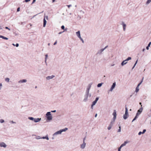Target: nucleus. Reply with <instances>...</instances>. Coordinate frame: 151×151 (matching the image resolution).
<instances>
[{"mask_svg":"<svg viewBox=\"0 0 151 151\" xmlns=\"http://www.w3.org/2000/svg\"><path fill=\"white\" fill-rule=\"evenodd\" d=\"M128 116L129 114L128 113V110L127 108L126 107H125V113L123 115V118L124 119H127Z\"/></svg>","mask_w":151,"mask_h":151,"instance_id":"3","label":"nucleus"},{"mask_svg":"<svg viewBox=\"0 0 151 151\" xmlns=\"http://www.w3.org/2000/svg\"><path fill=\"white\" fill-rule=\"evenodd\" d=\"M27 80L25 79L21 80L19 81V83H26L27 82Z\"/></svg>","mask_w":151,"mask_h":151,"instance_id":"15","label":"nucleus"},{"mask_svg":"<svg viewBox=\"0 0 151 151\" xmlns=\"http://www.w3.org/2000/svg\"><path fill=\"white\" fill-rule=\"evenodd\" d=\"M137 116V114H136V116H135L134 118L132 120V122H133L137 118V116Z\"/></svg>","mask_w":151,"mask_h":151,"instance_id":"32","label":"nucleus"},{"mask_svg":"<svg viewBox=\"0 0 151 151\" xmlns=\"http://www.w3.org/2000/svg\"><path fill=\"white\" fill-rule=\"evenodd\" d=\"M108 46H106L104 48L101 49L98 51L97 54H101L102 52L108 47Z\"/></svg>","mask_w":151,"mask_h":151,"instance_id":"7","label":"nucleus"},{"mask_svg":"<svg viewBox=\"0 0 151 151\" xmlns=\"http://www.w3.org/2000/svg\"><path fill=\"white\" fill-rule=\"evenodd\" d=\"M61 28L62 29H64L65 28L64 26V25H62L61 27Z\"/></svg>","mask_w":151,"mask_h":151,"instance_id":"42","label":"nucleus"},{"mask_svg":"<svg viewBox=\"0 0 151 151\" xmlns=\"http://www.w3.org/2000/svg\"><path fill=\"white\" fill-rule=\"evenodd\" d=\"M67 6L68 7V8H69L71 6H72V5L71 4H70V5H67Z\"/></svg>","mask_w":151,"mask_h":151,"instance_id":"47","label":"nucleus"},{"mask_svg":"<svg viewBox=\"0 0 151 151\" xmlns=\"http://www.w3.org/2000/svg\"><path fill=\"white\" fill-rule=\"evenodd\" d=\"M116 82L114 83H113L112 86H111L109 90V91H111V92L113 90L114 88L116 86Z\"/></svg>","mask_w":151,"mask_h":151,"instance_id":"8","label":"nucleus"},{"mask_svg":"<svg viewBox=\"0 0 151 151\" xmlns=\"http://www.w3.org/2000/svg\"><path fill=\"white\" fill-rule=\"evenodd\" d=\"M46 117L48 120H52V117L50 112H47L46 114Z\"/></svg>","mask_w":151,"mask_h":151,"instance_id":"2","label":"nucleus"},{"mask_svg":"<svg viewBox=\"0 0 151 151\" xmlns=\"http://www.w3.org/2000/svg\"><path fill=\"white\" fill-rule=\"evenodd\" d=\"M122 148V147H121V146H120V147L118 148V151H121V149Z\"/></svg>","mask_w":151,"mask_h":151,"instance_id":"40","label":"nucleus"},{"mask_svg":"<svg viewBox=\"0 0 151 151\" xmlns=\"http://www.w3.org/2000/svg\"><path fill=\"white\" fill-rule=\"evenodd\" d=\"M92 84V83H91L88 84L86 92H89Z\"/></svg>","mask_w":151,"mask_h":151,"instance_id":"9","label":"nucleus"},{"mask_svg":"<svg viewBox=\"0 0 151 151\" xmlns=\"http://www.w3.org/2000/svg\"><path fill=\"white\" fill-rule=\"evenodd\" d=\"M146 131V130L145 129H144L143 130V132L142 133V134H144Z\"/></svg>","mask_w":151,"mask_h":151,"instance_id":"39","label":"nucleus"},{"mask_svg":"<svg viewBox=\"0 0 151 151\" xmlns=\"http://www.w3.org/2000/svg\"><path fill=\"white\" fill-rule=\"evenodd\" d=\"M143 108L142 107H141L137 111V112L136 114L137 116H139L142 111Z\"/></svg>","mask_w":151,"mask_h":151,"instance_id":"11","label":"nucleus"},{"mask_svg":"<svg viewBox=\"0 0 151 151\" xmlns=\"http://www.w3.org/2000/svg\"><path fill=\"white\" fill-rule=\"evenodd\" d=\"M85 93L86 94L88 97L90 98L91 96V94L89 93V92H86Z\"/></svg>","mask_w":151,"mask_h":151,"instance_id":"21","label":"nucleus"},{"mask_svg":"<svg viewBox=\"0 0 151 151\" xmlns=\"http://www.w3.org/2000/svg\"><path fill=\"white\" fill-rule=\"evenodd\" d=\"M57 43V41H56L54 43V45H56Z\"/></svg>","mask_w":151,"mask_h":151,"instance_id":"52","label":"nucleus"},{"mask_svg":"<svg viewBox=\"0 0 151 151\" xmlns=\"http://www.w3.org/2000/svg\"><path fill=\"white\" fill-rule=\"evenodd\" d=\"M121 24L122 26L123 30L124 31H125V30H126V24L123 21H122L121 22Z\"/></svg>","mask_w":151,"mask_h":151,"instance_id":"12","label":"nucleus"},{"mask_svg":"<svg viewBox=\"0 0 151 151\" xmlns=\"http://www.w3.org/2000/svg\"><path fill=\"white\" fill-rule=\"evenodd\" d=\"M145 50V48H143L142 50V51L144 52Z\"/></svg>","mask_w":151,"mask_h":151,"instance_id":"64","label":"nucleus"},{"mask_svg":"<svg viewBox=\"0 0 151 151\" xmlns=\"http://www.w3.org/2000/svg\"><path fill=\"white\" fill-rule=\"evenodd\" d=\"M99 99V97H97L96 98L95 101L92 102V104L95 105Z\"/></svg>","mask_w":151,"mask_h":151,"instance_id":"17","label":"nucleus"},{"mask_svg":"<svg viewBox=\"0 0 151 151\" xmlns=\"http://www.w3.org/2000/svg\"><path fill=\"white\" fill-rule=\"evenodd\" d=\"M141 84V83H139L138 84V85H137V86H138V87H139V86L140 85V84Z\"/></svg>","mask_w":151,"mask_h":151,"instance_id":"59","label":"nucleus"},{"mask_svg":"<svg viewBox=\"0 0 151 151\" xmlns=\"http://www.w3.org/2000/svg\"><path fill=\"white\" fill-rule=\"evenodd\" d=\"M137 116V114H136V116H135L134 118L132 120V122H133L137 118V116Z\"/></svg>","mask_w":151,"mask_h":151,"instance_id":"34","label":"nucleus"},{"mask_svg":"<svg viewBox=\"0 0 151 151\" xmlns=\"http://www.w3.org/2000/svg\"><path fill=\"white\" fill-rule=\"evenodd\" d=\"M121 132V128L120 126H119V129L118 130V132Z\"/></svg>","mask_w":151,"mask_h":151,"instance_id":"37","label":"nucleus"},{"mask_svg":"<svg viewBox=\"0 0 151 151\" xmlns=\"http://www.w3.org/2000/svg\"><path fill=\"white\" fill-rule=\"evenodd\" d=\"M2 83H0V90L2 88Z\"/></svg>","mask_w":151,"mask_h":151,"instance_id":"41","label":"nucleus"},{"mask_svg":"<svg viewBox=\"0 0 151 151\" xmlns=\"http://www.w3.org/2000/svg\"><path fill=\"white\" fill-rule=\"evenodd\" d=\"M81 40L82 41V42L83 43H84V41L83 40V39H81Z\"/></svg>","mask_w":151,"mask_h":151,"instance_id":"57","label":"nucleus"},{"mask_svg":"<svg viewBox=\"0 0 151 151\" xmlns=\"http://www.w3.org/2000/svg\"><path fill=\"white\" fill-rule=\"evenodd\" d=\"M0 38H2L3 39H5L6 40H8V38L1 35L0 36Z\"/></svg>","mask_w":151,"mask_h":151,"instance_id":"24","label":"nucleus"},{"mask_svg":"<svg viewBox=\"0 0 151 151\" xmlns=\"http://www.w3.org/2000/svg\"><path fill=\"white\" fill-rule=\"evenodd\" d=\"M112 115L113 116V117L112 120L115 121L116 117V110H114Z\"/></svg>","mask_w":151,"mask_h":151,"instance_id":"6","label":"nucleus"},{"mask_svg":"<svg viewBox=\"0 0 151 151\" xmlns=\"http://www.w3.org/2000/svg\"><path fill=\"white\" fill-rule=\"evenodd\" d=\"M114 122L115 121H113V120H111L109 125V126L107 128V129L109 130H110L111 128V127L113 125Z\"/></svg>","mask_w":151,"mask_h":151,"instance_id":"5","label":"nucleus"},{"mask_svg":"<svg viewBox=\"0 0 151 151\" xmlns=\"http://www.w3.org/2000/svg\"><path fill=\"white\" fill-rule=\"evenodd\" d=\"M88 97L86 95V94L85 93V94L84 95V98L83 100V101L84 102H86L88 100Z\"/></svg>","mask_w":151,"mask_h":151,"instance_id":"14","label":"nucleus"},{"mask_svg":"<svg viewBox=\"0 0 151 151\" xmlns=\"http://www.w3.org/2000/svg\"><path fill=\"white\" fill-rule=\"evenodd\" d=\"M36 0H33V1H32V4H33L35 2Z\"/></svg>","mask_w":151,"mask_h":151,"instance_id":"55","label":"nucleus"},{"mask_svg":"<svg viewBox=\"0 0 151 151\" xmlns=\"http://www.w3.org/2000/svg\"><path fill=\"white\" fill-rule=\"evenodd\" d=\"M34 118H34L33 117H29L28 118V119H29L30 120H32V121H34Z\"/></svg>","mask_w":151,"mask_h":151,"instance_id":"26","label":"nucleus"},{"mask_svg":"<svg viewBox=\"0 0 151 151\" xmlns=\"http://www.w3.org/2000/svg\"><path fill=\"white\" fill-rule=\"evenodd\" d=\"M51 112H53V113L55 112H56V110H55L52 111H51Z\"/></svg>","mask_w":151,"mask_h":151,"instance_id":"53","label":"nucleus"},{"mask_svg":"<svg viewBox=\"0 0 151 151\" xmlns=\"http://www.w3.org/2000/svg\"><path fill=\"white\" fill-rule=\"evenodd\" d=\"M55 76L54 75H52L50 76H48L46 77V79L47 80H49L51 79H52L55 77Z\"/></svg>","mask_w":151,"mask_h":151,"instance_id":"16","label":"nucleus"},{"mask_svg":"<svg viewBox=\"0 0 151 151\" xmlns=\"http://www.w3.org/2000/svg\"><path fill=\"white\" fill-rule=\"evenodd\" d=\"M12 45L14 46H16V47H18L19 46V44L18 43H17L16 45L14 44H12Z\"/></svg>","mask_w":151,"mask_h":151,"instance_id":"31","label":"nucleus"},{"mask_svg":"<svg viewBox=\"0 0 151 151\" xmlns=\"http://www.w3.org/2000/svg\"><path fill=\"white\" fill-rule=\"evenodd\" d=\"M35 138L37 139H46L47 140H48L49 139V138L47 135L45 137H40V136H37Z\"/></svg>","mask_w":151,"mask_h":151,"instance_id":"4","label":"nucleus"},{"mask_svg":"<svg viewBox=\"0 0 151 151\" xmlns=\"http://www.w3.org/2000/svg\"><path fill=\"white\" fill-rule=\"evenodd\" d=\"M45 17L43 19V26L44 27H45L46 26V25L47 23V21L45 19Z\"/></svg>","mask_w":151,"mask_h":151,"instance_id":"20","label":"nucleus"},{"mask_svg":"<svg viewBox=\"0 0 151 151\" xmlns=\"http://www.w3.org/2000/svg\"><path fill=\"white\" fill-rule=\"evenodd\" d=\"M41 120V118H34V122H35L37 123L39 122Z\"/></svg>","mask_w":151,"mask_h":151,"instance_id":"18","label":"nucleus"},{"mask_svg":"<svg viewBox=\"0 0 151 151\" xmlns=\"http://www.w3.org/2000/svg\"><path fill=\"white\" fill-rule=\"evenodd\" d=\"M94 105H93V104H92L91 106V108L92 109H93V106H94Z\"/></svg>","mask_w":151,"mask_h":151,"instance_id":"46","label":"nucleus"},{"mask_svg":"<svg viewBox=\"0 0 151 151\" xmlns=\"http://www.w3.org/2000/svg\"><path fill=\"white\" fill-rule=\"evenodd\" d=\"M76 34L78 37L81 36L80 32V31H78L76 32Z\"/></svg>","mask_w":151,"mask_h":151,"instance_id":"23","label":"nucleus"},{"mask_svg":"<svg viewBox=\"0 0 151 151\" xmlns=\"http://www.w3.org/2000/svg\"><path fill=\"white\" fill-rule=\"evenodd\" d=\"M148 116L149 117H151V115H150V114H148Z\"/></svg>","mask_w":151,"mask_h":151,"instance_id":"62","label":"nucleus"},{"mask_svg":"<svg viewBox=\"0 0 151 151\" xmlns=\"http://www.w3.org/2000/svg\"><path fill=\"white\" fill-rule=\"evenodd\" d=\"M64 31H63V32H59V33H58V34L60 35V34H61V33H62Z\"/></svg>","mask_w":151,"mask_h":151,"instance_id":"58","label":"nucleus"},{"mask_svg":"<svg viewBox=\"0 0 151 151\" xmlns=\"http://www.w3.org/2000/svg\"><path fill=\"white\" fill-rule=\"evenodd\" d=\"M9 122L11 123H12V124H16V123L15 122H14L12 120L10 121Z\"/></svg>","mask_w":151,"mask_h":151,"instance_id":"36","label":"nucleus"},{"mask_svg":"<svg viewBox=\"0 0 151 151\" xmlns=\"http://www.w3.org/2000/svg\"><path fill=\"white\" fill-rule=\"evenodd\" d=\"M10 79L9 78H5V81L7 82H9V81Z\"/></svg>","mask_w":151,"mask_h":151,"instance_id":"27","label":"nucleus"},{"mask_svg":"<svg viewBox=\"0 0 151 151\" xmlns=\"http://www.w3.org/2000/svg\"><path fill=\"white\" fill-rule=\"evenodd\" d=\"M85 139H86L85 137V138L83 139V142H85Z\"/></svg>","mask_w":151,"mask_h":151,"instance_id":"56","label":"nucleus"},{"mask_svg":"<svg viewBox=\"0 0 151 151\" xmlns=\"http://www.w3.org/2000/svg\"><path fill=\"white\" fill-rule=\"evenodd\" d=\"M20 8L19 7L17 9V12H19L20 11Z\"/></svg>","mask_w":151,"mask_h":151,"instance_id":"50","label":"nucleus"},{"mask_svg":"<svg viewBox=\"0 0 151 151\" xmlns=\"http://www.w3.org/2000/svg\"><path fill=\"white\" fill-rule=\"evenodd\" d=\"M139 91V87L137 86L136 87L135 92H137Z\"/></svg>","mask_w":151,"mask_h":151,"instance_id":"30","label":"nucleus"},{"mask_svg":"<svg viewBox=\"0 0 151 151\" xmlns=\"http://www.w3.org/2000/svg\"><path fill=\"white\" fill-rule=\"evenodd\" d=\"M151 2V0H147V1L146 4V5L148 4L149 3H150Z\"/></svg>","mask_w":151,"mask_h":151,"instance_id":"28","label":"nucleus"},{"mask_svg":"<svg viewBox=\"0 0 151 151\" xmlns=\"http://www.w3.org/2000/svg\"><path fill=\"white\" fill-rule=\"evenodd\" d=\"M137 60L136 61V62H135V63L134 64V66H135V65H136L137 63Z\"/></svg>","mask_w":151,"mask_h":151,"instance_id":"49","label":"nucleus"},{"mask_svg":"<svg viewBox=\"0 0 151 151\" xmlns=\"http://www.w3.org/2000/svg\"><path fill=\"white\" fill-rule=\"evenodd\" d=\"M4 122V120L1 119L0 120V122L1 123H3Z\"/></svg>","mask_w":151,"mask_h":151,"instance_id":"38","label":"nucleus"},{"mask_svg":"<svg viewBox=\"0 0 151 151\" xmlns=\"http://www.w3.org/2000/svg\"><path fill=\"white\" fill-rule=\"evenodd\" d=\"M46 61H47V60H45V63L46 64V65H47V62H46Z\"/></svg>","mask_w":151,"mask_h":151,"instance_id":"60","label":"nucleus"},{"mask_svg":"<svg viewBox=\"0 0 151 151\" xmlns=\"http://www.w3.org/2000/svg\"><path fill=\"white\" fill-rule=\"evenodd\" d=\"M132 59V58L131 57H129L127 58L126 60H124V61H127L131 60Z\"/></svg>","mask_w":151,"mask_h":151,"instance_id":"25","label":"nucleus"},{"mask_svg":"<svg viewBox=\"0 0 151 151\" xmlns=\"http://www.w3.org/2000/svg\"><path fill=\"white\" fill-rule=\"evenodd\" d=\"M142 132H139L138 133L139 135H140L142 133Z\"/></svg>","mask_w":151,"mask_h":151,"instance_id":"44","label":"nucleus"},{"mask_svg":"<svg viewBox=\"0 0 151 151\" xmlns=\"http://www.w3.org/2000/svg\"><path fill=\"white\" fill-rule=\"evenodd\" d=\"M5 28H6V29H8L9 30H10V29L8 27H5Z\"/></svg>","mask_w":151,"mask_h":151,"instance_id":"51","label":"nucleus"},{"mask_svg":"<svg viewBox=\"0 0 151 151\" xmlns=\"http://www.w3.org/2000/svg\"><path fill=\"white\" fill-rule=\"evenodd\" d=\"M151 42H150L149 43V44L148 45V47H150V46L151 45Z\"/></svg>","mask_w":151,"mask_h":151,"instance_id":"45","label":"nucleus"},{"mask_svg":"<svg viewBox=\"0 0 151 151\" xmlns=\"http://www.w3.org/2000/svg\"><path fill=\"white\" fill-rule=\"evenodd\" d=\"M86 144L85 142H83V143L80 145V148L82 149H84L86 146Z\"/></svg>","mask_w":151,"mask_h":151,"instance_id":"13","label":"nucleus"},{"mask_svg":"<svg viewBox=\"0 0 151 151\" xmlns=\"http://www.w3.org/2000/svg\"><path fill=\"white\" fill-rule=\"evenodd\" d=\"M47 57H48L47 55V54L46 55H45V60H47Z\"/></svg>","mask_w":151,"mask_h":151,"instance_id":"43","label":"nucleus"},{"mask_svg":"<svg viewBox=\"0 0 151 151\" xmlns=\"http://www.w3.org/2000/svg\"><path fill=\"white\" fill-rule=\"evenodd\" d=\"M103 83H99L98 85H97V87H101L102 84Z\"/></svg>","mask_w":151,"mask_h":151,"instance_id":"29","label":"nucleus"},{"mask_svg":"<svg viewBox=\"0 0 151 151\" xmlns=\"http://www.w3.org/2000/svg\"><path fill=\"white\" fill-rule=\"evenodd\" d=\"M0 147H3L5 148L7 147L6 145L4 142H0Z\"/></svg>","mask_w":151,"mask_h":151,"instance_id":"10","label":"nucleus"},{"mask_svg":"<svg viewBox=\"0 0 151 151\" xmlns=\"http://www.w3.org/2000/svg\"><path fill=\"white\" fill-rule=\"evenodd\" d=\"M127 63V61H124V60L121 63V65L122 66H124L126 65Z\"/></svg>","mask_w":151,"mask_h":151,"instance_id":"22","label":"nucleus"},{"mask_svg":"<svg viewBox=\"0 0 151 151\" xmlns=\"http://www.w3.org/2000/svg\"><path fill=\"white\" fill-rule=\"evenodd\" d=\"M149 47H148V46H147L146 47V49L147 50H148L149 49Z\"/></svg>","mask_w":151,"mask_h":151,"instance_id":"54","label":"nucleus"},{"mask_svg":"<svg viewBox=\"0 0 151 151\" xmlns=\"http://www.w3.org/2000/svg\"><path fill=\"white\" fill-rule=\"evenodd\" d=\"M30 0H25V1L26 2H29V1H30Z\"/></svg>","mask_w":151,"mask_h":151,"instance_id":"48","label":"nucleus"},{"mask_svg":"<svg viewBox=\"0 0 151 151\" xmlns=\"http://www.w3.org/2000/svg\"><path fill=\"white\" fill-rule=\"evenodd\" d=\"M143 78L142 80L140 82V83H141V84L142 83V82H143Z\"/></svg>","mask_w":151,"mask_h":151,"instance_id":"61","label":"nucleus"},{"mask_svg":"<svg viewBox=\"0 0 151 151\" xmlns=\"http://www.w3.org/2000/svg\"><path fill=\"white\" fill-rule=\"evenodd\" d=\"M54 137L55 136H53L52 137V139H54Z\"/></svg>","mask_w":151,"mask_h":151,"instance_id":"63","label":"nucleus"},{"mask_svg":"<svg viewBox=\"0 0 151 151\" xmlns=\"http://www.w3.org/2000/svg\"><path fill=\"white\" fill-rule=\"evenodd\" d=\"M137 116V114H136V116H135L134 118L132 120V122H133L137 118V116Z\"/></svg>","mask_w":151,"mask_h":151,"instance_id":"33","label":"nucleus"},{"mask_svg":"<svg viewBox=\"0 0 151 151\" xmlns=\"http://www.w3.org/2000/svg\"><path fill=\"white\" fill-rule=\"evenodd\" d=\"M68 129L67 128H65L64 129H63L58 131L54 133L52 135V136H55L56 135L60 134H61L63 132H65L68 130Z\"/></svg>","mask_w":151,"mask_h":151,"instance_id":"1","label":"nucleus"},{"mask_svg":"<svg viewBox=\"0 0 151 151\" xmlns=\"http://www.w3.org/2000/svg\"><path fill=\"white\" fill-rule=\"evenodd\" d=\"M128 143H129V142L127 141H125L124 142L123 144H122L120 146H121V147H122L125 146L126 144Z\"/></svg>","mask_w":151,"mask_h":151,"instance_id":"19","label":"nucleus"},{"mask_svg":"<svg viewBox=\"0 0 151 151\" xmlns=\"http://www.w3.org/2000/svg\"><path fill=\"white\" fill-rule=\"evenodd\" d=\"M137 116V114H136V116H135L134 118L132 120V122H133L137 118V116Z\"/></svg>","mask_w":151,"mask_h":151,"instance_id":"35","label":"nucleus"}]
</instances>
